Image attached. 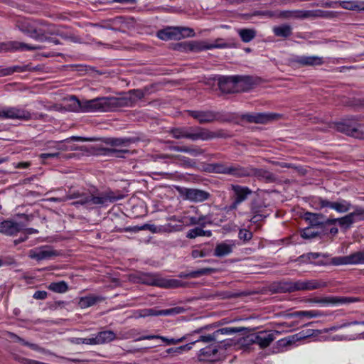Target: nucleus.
Returning <instances> with one entry per match:
<instances>
[{
    "label": "nucleus",
    "instance_id": "f257e3e1",
    "mask_svg": "<svg viewBox=\"0 0 364 364\" xmlns=\"http://www.w3.org/2000/svg\"><path fill=\"white\" fill-rule=\"evenodd\" d=\"M123 198L122 195H115L113 192H104L96 195L85 190H69L67 198L69 200L77 199L73 204L75 205H84L88 209L107 205L108 203H113Z\"/></svg>",
    "mask_w": 364,
    "mask_h": 364
},
{
    "label": "nucleus",
    "instance_id": "f704fd0d",
    "mask_svg": "<svg viewBox=\"0 0 364 364\" xmlns=\"http://www.w3.org/2000/svg\"><path fill=\"white\" fill-rule=\"evenodd\" d=\"M104 300L105 298L102 296L90 294L86 296L81 297L78 304L82 309H85L94 306Z\"/></svg>",
    "mask_w": 364,
    "mask_h": 364
},
{
    "label": "nucleus",
    "instance_id": "c9c22d12",
    "mask_svg": "<svg viewBox=\"0 0 364 364\" xmlns=\"http://www.w3.org/2000/svg\"><path fill=\"white\" fill-rule=\"evenodd\" d=\"M275 291L280 293L296 291V281H281L275 284Z\"/></svg>",
    "mask_w": 364,
    "mask_h": 364
},
{
    "label": "nucleus",
    "instance_id": "5fc2aeb1",
    "mask_svg": "<svg viewBox=\"0 0 364 364\" xmlns=\"http://www.w3.org/2000/svg\"><path fill=\"white\" fill-rule=\"evenodd\" d=\"M9 337L11 340H13L14 342H18V343H21L23 346H29L32 349H36V346L35 344H32V343H30L26 341L24 339H23L22 338L19 337L18 336H17L16 334H15L14 333H9Z\"/></svg>",
    "mask_w": 364,
    "mask_h": 364
},
{
    "label": "nucleus",
    "instance_id": "bf43d9fd",
    "mask_svg": "<svg viewBox=\"0 0 364 364\" xmlns=\"http://www.w3.org/2000/svg\"><path fill=\"white\" fill-rule=\"evenodd\" d=\"M196 213L198 215V217H197V220H198V225L200 227H205L207 224H211L210 221H208V219H209L208 215L200 214L198 210L196 208Z\"/></svg>",
    "mask_w": 364,
    "mask_h": 364
},
{
    "label": "nucleus",
    "instance_id": "9d476101",
    "mask_svg": "<svg viewBox=\"0 0 364 364\" xmlns=\"http://www.w3.org/2000/svg\"><path fill=\"white\" fill-rule=\"evenodd\" d=\"M274 340V336L272 333L261 331L250 338H242L239 343L242 346H248L250 344L255 343L259 345L261 348H264L269 346Z\"/></svg>",
    "mask_w": 364,
    "mask_h": 364
},
{
    "label": "nucleus",
    "instance_id": "dca6fc26",
    "mask_svg": "<svg viewBox=\"0 0 364 364\" xmlns=\"http://www.w3.org/2000/svg\"><path fill=\"white\" fill-rule=\"evenodd\" d=\"M186 200L193 203H202L210 198V193L198 188H184L181 191Z\"/></svg>",
    "mask_w": 364,
    "mask_h": 364
},
{
    "label": "nucleus",
    "instance_id": "72a5a7b5",
    "mask_svg": "<svg viewBox=\"0 0 364 364\" xmlns=\"http://www.w3.org/2000/svg\"><path fill=\"white\" fill-rule=\"evenodd\" d=\"M279 16L284 18H309V10L283 11Z\"/></svg>",
    "mask_w": 364,
    "mask_h": 364
},
{
    "label": "nucleus",
    "instance_id": "3c124183",
    "mask_svg": "<svg viewBox=\"0 0 364 364\" xmlns=\"http://www.w3.org/2000/svg\"><path fill=\"white\" fill-rule=\"evenodd\" d=\"M337 221L341 228L344 229H348L350 226L355 223L350 213L346 215L343 217L337 218Z\"/></svg>",
    "mask_w": 364,
    "mask_h": 364
},
{
    "label": "nucleus",
    "instance_id": "37998d69",
    "mask_svg": "<svg viewBox=\"0 0 364 364\" xmlns=\"http://www.w3.org/2000/svg\"><path fill=\"white\" fill-rule=\"evenodd\" d=\"M337 16V14L333 11H324L321 9L309 10V18H333Z\"/></svg>",
    "mask_w": 364,
    "mask_h": 364
},
{
    "label": "nucleus",
    "instance_id": "ddd939ff",
    "mask_svg": "<svg viewBox=\"0 0 364 364\" xmlns=\"http://www.w3.org/2000/svg\"><path fill=\"white\" fill-rule=\"evenodd\" d=\"M358 301L355 297H346V296H325L322 298H312L309 299L310 303L318 304L322 306H336L342 304H349Z\"/></svg>",
    "mask_w": 364,
    "mask_h": 364
},
{
    "label": "nucleus",
    "instance_id": "0e129e2a",
    "mask_svg": "<svg viewBox=\"0 0 364 364\" xmlns=\"http://www.w3.org/2000/svg\"><path fill=\"white\" fill-rule=\"evenodd\" d=\"M204 153V151L198 147H190L189 149V153L191 155L193 156H197L199 155H201Z\"/></svg>",
    "mask_w": 364,
    "mask_h": 364
},
{
    "label": "nucleus",
    "instance_id": "423d86ee",
    "mask_svg": "<svg viewBox=\"0 0 364 364\" xmlns=\"http://www.w3.org/2000/svg\"><path fill=\"white\" fill-rule=\"evenodd\" d=\"M229 190L232 191L231 199L232 201L230 205L224 208V210L227 213L237 210L239 205L252 193V191L249 187L237 184H231Z\"/></svg>",
    "mask_w": 364,
    "mask_h": 364
},
{
    "label": "nucleus",
    "instance_id": "aec40b11",
    "mask_svg": "<svg viewBox=\"0 0 364 364\" xmlns=\"http://www.w3.org/2000/svg\"><path fill=\"white\" fill-rule=\"evenodd\" d=\"M23 230V225L11 220H5L0 223V232L7 236L16 235Z\"/></svg>",
    "mask_w": 364,
    "mask_h": 364
},
{
    "label": "nucleus",
    "instance_id": "473e14b6",
    "mask_svg": "<svg viewBox=\"0 0 364 364\" xmlns=\"http://www.w3.org/2000/svg\"><path fill=\"white\" fill-rule=\"evenodd\" d=\"M324 217L320 213L306 212L304 214V219L309 223L311 227H323Z\"/></svg>",
    "mask_w": 364,
    "mask_h": 364
},
{
    "label": "nucleus",
    "instance_id": "c03bdc74",
    "mask_svg": "<svg viewBox=\"0 0 364 364\" xmlns=\"http://www.w3.org/2000/svg\"><path fill=\"white\" fill-rule=\"evenodd\" d=\"M67 109L70 112H82V100L72 95L68 100Z\"/></svg>",
    "mask_w": 364,
    "mask_h": 364
},
{
    "label": "nucleus",
    "instance_id": "c756f323",
    "mask_svg": "<svg viewBox=\"0 0 364 364\" xmlns=\"http://www.w3.org/2000/svg\"><path fill=\"white\" fill-rule=\"evenodd\" d=\"M250 166H242L239 164L228 165V175L235 178L250 177Z\"/></svg>",
    "mask_w": 364,
    "mask_h": 364
},
{
    "label": "nucleus",
    "instance_id": "4468645a",
    "mask_svg": "<svg viewBox=\"0 0 364 364\" xmlns=\"http://www.w3.org/2000/svg\"><path fill=\"white\" fill-rule=\"evenodd\" d=\"M186 112L199 124L213 123L219 119V114L213 110H187Z\"/></svg>",
    "mask_w": 364,
    "mask_h": 364
},
{
    "label": "nucleus",
    "instance_id": "680f3d73",
    "mask_svg": "<svg viewBox=\"0 0 364 364\" xmlns=\"http://www.w3.org/2000/svg\"><path fill=\"white\" fill-rule=\"evenodd\" d=\"M59 156V152H52V153H43L39 155V158L43 161H45L49 158H57Z\"/></svg>",
    "mask_w": 364,
    "mask_h": 364
},
{
    "label": "nucleus",
    "instance_id": "5701e85b",
    "mask_svg": "<svg viewBox=\"0 0 364 364\" xmlns=\"http://www.w3.org/2000/svg\"><path fill=\"white\" fill-rule=\"evenodd\" d=\"M41 49V46H31L24 43L18 41H10L6 43H1L0 45V50H36Z\"/></svg>",
    "mask_w": 364,
    "mask_h": 364
},
{
    "label": "nucleus",
    "instance_id": "b1692460",
    "mask_svg": "<svg viewBox=\"0 0 364 364\" xmlns=\"http://www.w3.org/2000/svg\"><path fill=\"white\" fill-rule=\"evenodd\" d=\"M326 287V283L316 279L297 280V291H311Z\"/></svg>",
    "mask_w": 364,
    "mask_h": 364
},
{
    "label": "nucleus",
    "instance_id": "0eeeda50",
    "mask_svg": "<svg viewBox=\"0 0 364 364\" xmlns=\"http://www.w3.org/2000/svg\"><path fill=\"white\" fill-rule=\"evenodd\" d=\"M46 36H60L63 38H68L56 26L44 21L36 20L33 39L45 42Z\"/></svg>",
    "mask_w": 364,
    "mask_h": 364
},
{
    "label": "nucleus",
    "instance_id": "69168bd1",
    "mask_svg": "<svg viewBox=\"0 0 364 364\" xmlns=\"http://www.w3.org/2000/svg\"><path fill=\"white\" fill-rule=\"evenodd\" d=\"M140 230H142V226H134V227H127L124 229H119L117 231L119 232H137Z\"/></svg>",
    "mask_w": 364,
    "mask_h": 364
},
{
    "label": "nucleus",
    "instance_id": "8fccbe9b",
    "mask_svg": "<svg viewBox=\"0 0 364 364\" xmlns=\"http://www.w3.org/2000/svg\"><path fill=\"white\" fill-rule=\"evenodd\" d=\"M217 272L215 268H202L196 271H192L186 274V277H190L191 278H197L203 275L210 274Z\"/></svg>",
    "mask_w": 364,
    "mask_h": 364
},
{
    "label": "nucleus",
    "instance_id": "864d4df0",
    "mask_svg": "<svg viewBox=\"0 0 364 364\" xmlns=\"http://www.w3.org/2000/svg\"><path fill=\"white\" fill-rule=\"evenodd\" d=\"M294 314L297 316H306L309 318H316V317H319L321 316V314L318 311H315V310L299 311H296Z\"/></svg>",
    "mask_w": 364,
    "mask_h": 364
},
{
    "label": "nucleus",
    "instance_id": "6e6d98bb",
    "mask_svg": "<svg viewBox=\"0 0 364 364\" xmlns=\"http://www.w3.org/2000/svg\"><path fill=\"white\" fill-rule=\"evenodd\" d=\"M313 227H308L302 230L301 236L304 239H311L316 237L318 233L312 230Z\"/></svg>",
    "mask_w": 364,
    "mask_h": 364
},
{
    "label": "nucleus",
    "instance_id": "79ce46f5",
    "mask_svg": "<svg viewBox=\"0 0 364 364\" xmlns=\"http://www.w3.org/2000/svg\"><path fill=\"white\" fill-rule=\"evenodd\" d=\"M340 6L346 10L364 11V2L357 1H340Z\"/></svg>",
    "mask_w": 364,
    "mask_h": 364
},
{
    "label": "nucleus",
    "instance_id": "774afa93",
    "mask_svg": "<svg viewBox=\"0 0 364 364\" xmlns=\"http://www.w3.org/2000/svg\"><path fill=\"white\" fill-rule=\"evenodd\" d=\"M148 230L152 232H157L159 231L158 227L155 225L144 224L142 225V230Z\"/></svg>",
    "mask_w": 364,
    "mask_h": 364
},
{
    "label": "nucleus",
    "instance_id": "f3484780",
    "mask_svg": "<svg viewBox=\"0 0 364 364\" xmlns=\"http://www.w3.org/2000/svg\"><path fill=\"white\" fill-rule=\"evenodd\" d=\"M4 119H21L30 120L32 119V114L23 109L16 107H9L4 108Z\"/></svg>",
    "mask_w": 364,
    "mask_h": 364
},
{
    "label": "nucleus",
    "instance_id": "393cba45",
    "mask_svg": "<svg viewBox=\"0 0 364 364\" xmlns=\"http://www.w3.org/2000/svg\"><path fill=\"white\" fill-rule=\"evenodd\" d=\"M36 20L19 19L16 21V27L23 33L33 38Z\"/></svg>",
    "mask_w": 364,
    "mask_h": 364
},
{
    "label": "nucleus",
    "instance_id": "f8f14e48",
    "mask_svg": "<svg viewBox=\"0 0 364 364\" xmlns=\"http://www.w3.org/2000/svg\"><path fill=\"white\" fill-rule=\"evenodd\" d=\"M281 118L279 114L276 113H247L241 116V119L249 123L267 124Z\"/></svg>",
    "mask_w": 364,
    "mask_h": 364
},
{
    "label": "nucleus",
    "instance_id": "2f4dec72",
    "mask_svg": "<svg viewBox=\"0 0 364 364\" xmlns=\"http://www.w3.org/2000/svg\"><path fill=\"white\" fill-rule=\"evenodd\" d=\"M199 342L200 341H198V340H196V341L191 342L189 343H187L186 345H183V346H178V347L169 348L166 350V351H165L166 355H163V357L166 358L169 355L171 358H173L180 354H182L183 352H188L192 349L193 346L195 343H199Z\"/></svg>",
    "mask_w": 364,
    "mask_h": 364
},
{
    "label": "nucleus",
    "instance_id": "13d9d810",
    "mask_svg": "<svg viewBox=\"0 0 364 364\" xmlns=\"http://www.w3.org/2000/svg\"><path fill=\"white\" fill-rule=\"evenodd\" d=\"M238 237L244 242H248L252 238V233L246 229H240Z\"/></svg>",
    "mask_w": 364,
    "mask_h": 364
},
{
    "label": "nucleus",
    "instance_id": "412c9836",
    "mask_svg": "<svg viewBox=\"0 0 364 364\" xmlns=\"http://www.w3.org/2000/svg\"><path fill=\"white\" fill-rule=\"evenodd\" d=\"M218 87L221 92L224 93H232L237 92L235 76L220 77L218 79Z\"/></svg>",
    "mask_w": 364,
    "mask_h": 364
},
{
    "label": "nucleus",
    "instance_id": "4c0bfd02",
    "mask_svg": "<svg viewBox=\"0 0 364 364\" xmlns=\"http://www.w3.org/2000/svg\"><path fill=\"white\" fill-rule=\"evenodd\" d=\"M99 345L110 343L117 338L116 333L113 331H103L97 334Z\"/></svg>",
    "mask_w": 364,
    "mask_h": 364
},
{
    "label": "nucleus",
    "instance_id": "052dcab7",
    "mask_svg": "<svg viewBox=\"0 0 364 364\" xmlns=\"http://www.w3.org/2000/svg\"><path fill=\"white\" fill-rule=\"evenodd\" d=\"M128 152V150H118L116 149H109L107 150V154L109 155H112L119 158L123 157V154Z\"/></svg>",
    "mask_w": 364,
    "mask_h": 364
},
{
    "label": "nucleus",
    "instance_id": "cd10ccee",
    "mask_svg": "<svg viewBox=\"0 0 364 364\" xmlns=\"http://www.w3.org/2000/svg\"><path fill=\"white\" fill-rule=\"evenodd\" d=\"M153 339H160L162 341L165 342L166 345H176L180 343L183 342L187 339V336H184L178 338H168L165 336H159V335H146L141 336L135 340V341H142V340H153Z\"/></svg>",
    "mask_w": 364,
    "mask_h": 364
},
{
    "label": "nucleus",
    "instance_id": "a211bd4d",
    "mask_svg": "<svg viewBox=\"0 0 364 364\" xmlns=\"http://www.w3.org/2000/svg\"><path fill=\"white\" fill-rule=\"evenodd\" d=\"M58 255V252L48 246H43L39 248L31 250L28 256L31 259L38 261L50 259Z\"/></svg>",
    "mask_w": 364,
    "mask_h": 364
},
{
    "label": "nucleus",
    "instance_id": "4be33fe9",
    "mask_svg": "<svg viewBox=\"0 0 364 364\" xmlns=\"http://www.w3.org/2000/svg\"><path fill=\"white\" fill-rule=\"evenodd\" d=\"M291 61L301 66H318L324 63L323 58L317 55L296 56Z\"/></svg>",
    "mask_w": 364,
    "mask_h": 364
},
{
    "label": "nucleus",
    "instance_id": "ea45409f",
    "mask_svg": "<svg viewBox=\"0 0 364 364\" xmlns=\"http://www.w3.org/2000/svg\"><path fill=\"white\" fill-rule=\"evenodd\" d=\"M274 36L287 38L292 35V28L290 25L282 24L272 28Z\"/></svg>",
    "mask_w": 364,
    "mask_h": 364
},
{
    "label": "nucleus",
    "instance_id": "338daca9",
    "mask_svg": "<svg viewBox=\"0 0 364 364\" xmlns=\"http://www.w3.org/2000/svg\"><path fill=\"white\" fill-rule=\"evenodd\" d=\"M129 92L137 99H141L145 95L144 92L141 90H130Z\"/></svg>",
    "mask_w": 364,
    "mask_h": 364
},
{
    "label": "nucleus",
    "instance_id": "49530a36",
    "mask_svg": "<svg viewBox=\"0 0 364 364\" xmlns=\"http://www.w3.org/2000/svg\"><path fill=\"white\" fill-rule=\"evenodd\" d=\"M228 164L214 163L208 164L207 170L214 173L228 175Z\"/></svg>",
    "mask_w": 364,
    "mask_h": 364
},
{
    "label": "nucleus",
    "instance_id": "e433bc0d",
    "mask_svg": "<svg viewBox=\"0 0 364 364\" xmlns=\"http://www.w3.org/2000/svg\"><path fill=\"white\" fill-rule=\"evenodd\" d=\"M152 158L154 161H156L158 159H176L181 162L183 165L188 167L193 166L195 164V162H193L191 159L180 155L157 154L153 156Z\"/></svg>",
    "mask_w": 364,
    "mask_h": 364
},
{
    "label": "nucleus",
    "instance_id": "a878e982",
    "mask_svg": "<svg viewBox=\"0 0 364 364\" xmlns=\"http://www.w3.org/2000/svg\"><path fill=\"white\" fill-rule=\"evenodd\" d=\"M210 345L200 350L199 358L204 360H212L218 351V346L215 342L209 343Z\"/></svg>",
    "mask_w": 364,
    "mask_h": 364
},
{
    "label": "nucleus",
    "instance_id": "7ed1b4c3",
    "mask_svg": "<svg viewBox=\"0 0 364 364\" xmlns=\"http://www.w3.org/2000/svg\"><path fill=\"white\" fill-rule=\"evenodd\" d=\"M170 134L176 139H188L193 141H208L215 138L224 137L222 130L216 132L201 127H181L173 128Z\"/></svg>",
    "mask_w": 364,
    "mask_h": 364
},
{
    "label": "nucleus",
    "instance_id": "de8ad7c7",
    "mask_svg": "<svg viewBox=\"0 0 364 364\" xmlns=\"http://www.w3.org/2000/svg\"><path fill=\"white\" fill-rule=\"evenodd\" d=\"M237 33L244 43L250 42L257 34L256 31L252 28H241L237 31Z\"/></svg>",
    "mask_w": 364,
    "mask_h": 364
},
{
    "label": "nucleus",
    "instance_id": "a18cd8bd",
    "mask_svg": "<svg viewBox=\"0 0 364 364\" xmlns=\"http://www.w3.org/2000/svg\"><path fill=\"white\" fill-rule=\"evenodd\" d=\"M203 227H196L195 228L191 229L188 231L186 237L189 239H194L197 237H211L212 232L210 230H204L202 228Z\"/></svg>",
    "mask_w": 364,
    "mask_h": 364
},
{
    "label": "nucleus",
    "instance_id": "7c9ffc66",
    "mask_svg": "<svg viewBox=\"0 0 364 364\" xmlns=\"http://www.w3.org/2000/svg\"><path fill=\"white\" fill-rule=\"evenodd\" d=\"M235 247V243L234 241L217 244L214 250V255L218 257L228 255L232 252Z\"/></svg>",
    "mask_w": 364,
    "mask_h": 364
},
{
    "label": "nucleus",
    "instance_id": "39448f33",
    "mask_svg": "<svg viewBox=\"0 0 364 364\" xmlns=\"http://www.w3.org/2000/svg\"><path fill=\"white\" fill-rule=\"evenodd\" d=\"M139 279L142 284L163 288H176L183 286L180 280L167 279L156 273H141L139 274Z\"/></svg>",
    "mask_w": 364,
    "mask_h": 364
},
{
    "label": "nucleus",
    "instance_id": "bb28decb",
    "mask_svg": "<svg viewBox=\"0 0 364 364\" xmlns=\"http://www.w3.org/2000/svg\"><path fill=\"white\" fill-rule=\"evenodd\" d=\"M249 173L250 177L255 176L258 179L263 180L266 182H272L275 180L274 175L269 171L262 168H256L251 166H250Z\"/></svg>",
    "mask_w": 364,
    "mask_h": 364
},
{
    "label": "nucleus",
    "instance_id": "6ab92c4d",
    "mask_svg": "<svg viewBox=\"0 0 364 364\" xmlns=\"http://www.w3.org/2000/svg\"><path fill=\"white\" fill-rule=\"evenodd\" d=\"M318 203L321 208L328 207L341 213L348 212L352 207L350 202L343 199L336 202H331L326 199L319 198Z\"/></svg>",
    "mask_w": 364,
    "mask_h": 364
},
{
    "label": "nucleus",
    "instance_id": "09e8293b",
    "mask_svg": "<svg viewBox=\"0 0 364 364\" xmlns=\"http://www.w3.org/2000/svg\"><path fill=\"white\" fill-rule=\"evenodd\" d=\"M48 288L49 290L53 292L60 294L65 293L68 290V284L64 281L52 282L48 285Z\"/></svg>",
    "mask_w": 364,
    "mask_h": 364
},
{
    "label": "nucleus",
    "instance_id": "c85d7f7f",
    "mask_svg": "<svg viewBox=\"0 0 364 364\" xmlns=\"http://www.w3.org/2000/svg\"><path fill=\"white\" fill-rule=\"evenodd\" d=\"M340 262L337 264H364V249L361 251L356 252L348 256L339 258Z\"/></svg>",
    "mask_w": 364,
    "mask_h": 364
},
{
    "label": "nucleus",
    "instance_id": "4d7b16f0",
    "mask_svg": "<svg viewBox=\"0 0 364 364\" xmlns=\"http://www.w3.org/2000/svg\"><path fill=\"white\" fill-rule=\"evenodd\" d=\"M298 335L299 334L289 336L287 338H285L281 340L280 341L282 343L281 345H282L284 346H289V345H291L292 343H294L296 340L306 337V336H301L298 337Z\"/></svg>",
    "mask_w": 364,
    "mask_h": 364
},
{
    "label": "nucleus",
    "instance_id": "2eb2a0df",
    "mask_svg": "<svg viewBox=\"0 0 364 364\" xmlns=\"http://www.w3.org/2000/svg\"><path fill=\"white\" fill-rule=\"evenodd\" d=\"M186 309L182 306H176L168 309L158 310L156 309H145L139 311L140 317L159 316H173L183 314Z\"/></svg>",
    "mask_w": 364,
    "mask_h": 364
},
{
    "label": "nucleus",
    "instance_id": "58836bf2",
    "mask_svg": "<svg viewBox=\"0 0 364 364\" xmlns=\"http://www.w3.org/2000/svg\"><path fill=\"white\" fill-rule=\"evenodd\" d=\"M237 91L240 89L243 91L248 90L253 85V79L250 76H235Z\"/></svg>",
    "mask_w": 364,
    "mask_h": 364
},
{
    "label": "nucleus",
    "instance_id": "603ef678",
    "mask_svg": "<svg viewBox=\"0 0 364 364\" xmlns=\"http://www.w3.org/2000/svg\"><path fill=\"white\" fill-rule=\"evenodd\" d=\"M354 210L350 214L351 215L352 218L353 219L354 223L358 221L364 220V208L360 206L353 207Z\"/></svg>",
    "mask_w": 364,
    "mask_h": 364
},
{
    "label": "nucleus",
    "instance_id": "a19ab883",
    "mask_svg": "<svg viewBox=\"0 0 364 364\" xmlns=\"http://www.w3.org/2000/svg\"><path fill=\"white\" fill-rule=\"evenodd\" d=\"M29 70L28 65H14L7 68L0 66V77L12 75L14 73H23Z\"/></svg>",
    "mask_w": 364,
    "mask_h": 364
},
{
    "label": "nucleus",
    "instance_id": "1a4fd4ad",
    "mask_svg": "<svg viewBox=\"0 0 364 364\" xmlns=\"http://www.w3.org/2000/svg\"><path fill=\"white\" fill-rule=\"evenodd\" d=\"M355 121H345L336 124V129L348 136L364 140V131Z\"/></svg>",
    "mask_w": 364,
    "mask_h": 364
},
{
    "label": "nucleus",
    "instance_id": "f03ea898",
    "mask_svg": "<svg viewBox=\"0 0 364 364\" xmlns=\"http://www.w3.org/2000/svg\"><path fill=\"white\" fill-rule=\"evenodd\" d=\"M129 100L124 97H102L82 100V112H112L119 107L127 106Z\"/></svg>",
    "mask_w": 364,
    "mask_h": 364
},
{
    "label": "nucleus",
    "instance_id": "9b49d317",
    "mask_svg": "<svg viewBox=\"0 0 364 364\" xmlns=\"http://www.w3.org/2000/svg\"><path fill=\"white\" fill-rule=\"evenodd\" d=\"M228 47H229L228 43H205L203 42L192 41L188 43L184 42L178 43L176 46V49L185 51H199L202 50H210L215 48H222Z\"/></svg>",
    "mask_w": 364,
    "mask_h": 364
},
{
    "label": "nucleus",
    "instance_id": "6e6552de",
    "mask_svg": "<svg viewBox=\"0 0 364 364\" xmlns=\"http://www.w3.org/2000/svg\"><path fill=\"white\" fill-rule=\"evenodd\" d=\"M195 36V32L189 28L167 27L159 31L156 36L163 41L180 40L184 37Z\"/></svg>",
    "mask_w": 364,
    "mask_h": 364
},
{
    "label": "nucleus",
    "instance_id": "e2e57ef3",
    "mask_svg": "<svg viewBox=\"0 0 364 364\" xmlns=\"http://www.w3.org/2000/svg\"><path fill=\"white\" fill-rule=\"evenodd\" d=\"M48 296V293L46 291H36L33 295V297L35 299H41L43 300L46 299Z\"/></svg>",
    "mask_w": 364,
    "mask_h": 364
},
{
    "label": "nucleus",
    "instance_id": "20e7f679",
    "mask_svg": "<svg viewBox=\"0 0 364 364\" xmlns=\"http://www.w3.org/2000/svg\"><path fill=\"white\" fill-rule=\"evenodd\" d=\"M245 330L244 327H224L215 331L213 333L200 336L198 341L203 343L215 342L219 348L228 349L235 346L236 343L231 339L219 340L220 336L230 335L240 333Z\"/></svg>",
    "mask_w": 364,
    "mask_h": 364
}]
</instances>
